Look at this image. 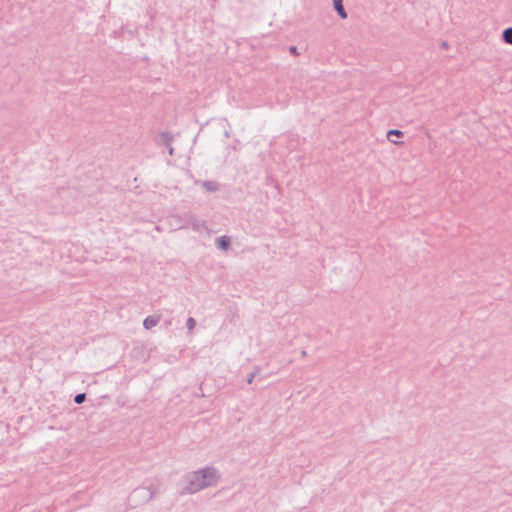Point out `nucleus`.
I'll use <instances>...</instances> for the list:
<instances>
[{
    "instance_id": "1",
    "label": "nucleus",
    "mask_w": 512,
    "mask_h": 512,
    "mask_svg": "<svg viewBox=\"0 0 512 512\" xmlns=\"http://www.w3.org/2000/svg\"><path fill=\"white\" fill-rule=\"evenodd\" d=\"M220 478L219 472L212 466L187 473L183 480L185 486L181 494H195L201 490L215 485Z\"/></svg>"
},
{
    "instance_id": "2",
    "label": "nucleus",
    "mask_w": 512,
    "mask_h": 512,
    "mask_svg": "<svg viewBox=\"0 0 512 512\" xmlns=\"http://www.w3.org/2000/svg\"><path fill=\"white\" fill-rule=\"evenodd\" d=\"M186 224L191 226L194 231L201 232L206 228L204 221H201L193 215H186Z\"/></svg>"
},
{
    "instance_id": "3",
    "label": "nucleus",
    "mask_w": 512,
    "mask_h": 512,
    "mask_svg": "<svg viewBox=\"0 0 512 512\" xmlns=\"http://www.w3.org/2000/svg\"><path fill=\"white\" fill-rule=\"evenodd\" d=\"M333 8L337 12L338 16L341 19H346L348 17L347 12L344 8L342 0H333Z\"/></svg>"
},
{
    "instance_id": "4",
    "label": "nucleus",
    "mask_w": 512,
    "mask_h": 512,
    "mask_svg": "<svg viewBox=\"0 0 512 512\" xmlns=\"http://www.w3.org/2000/svg\"><path fill=\"white\" fill-rule=\"evenodd\" d=\"M160 321V315H150L147 316L143 321V326L145 329L149 330L155 327Z\"/></svg>"
},
{
    "instance_id": "5",
    "label": "nucleus",
    "mask_w": 512,
    "mask_h": 512,
    "mask_svg": "<svg viewBox=\"0 0 512 512\" xmlns=\"http://www.w3.org/2000/svg\"><path fill=\"white\" fill-rule=\"evenodd\" d=\"M216 245L220 250L227 251L230 247V238L228 236H221L216 239Z\"/></svg>"
},
{
    "instance_id": "6",
    "label": "nucleus",
    "mask_w": 512,
    "mask_h": 512,
    "mask_svg": "<svg viewBox=\"0 0 512 512\" xmlns=\"http://www.w3.org/2000/svg\"><path fill=\"white\" fill-rule=\"evenodd\" d=\"M202 186L210 192H215L219 189V184L216 181H203Z\"/></svg>"
},
{
    "instance_id": "7",
    "label": "nucleus",
    "mask_w": 512,
    "mask_h": 512,
    "mask_svg": "<svg viewBox=\"0 0 512 512\" xmlns=\"http://www.w3.org/2000/svg\"><path fill=\"white\" fill-rule=\"evenodd\" d=\"M502 37L505 43L512 45V27L504 29Z\"/></svg>"
},
{
    "instance_id": "8",
    "label": "nucleus",
    "mask_w": 512,
    "mask_h": 512,
    "mask_svg": "<svg viewBox=\"0 0 512 512\" xmlns=\"http://www.w3.org/2000/svg\"><path fill=\"white\" fill-rule=\"evenodd\" d=\"M391 136L402 137V136H403V132H402V131H400V130H397V129H391V130H389V131L387 132V138H388L391 142H393V143L397 144V143H398L397 141H395V140H391V139H390V137H391Z\"/></svg>"
},
{
    "instance_id": "9",
    "label": "nucleus",
    "mask_w": 512,
    "mask_h": 512,
    "mask_svg": "<svg viewBox=\"0 0 512 512\" xmlns=\"http://www.w3.org/2000/svg\"><path fill=\"white\" fill-rule=\"evenodd\" d=\"M260 368L258 366L254 367V371L251 372L247 377V383L252 384L254 378L259 374Z\"/></svg>"
},
{
    "instance_id": "10",
    "label": "nucleus",
    "mask_w": 512,
    "mask_h": 512,
    "mask_svg": "<svg viewBox=\"0 0 512 512\" xmlns=\"http://www.w3.org/2000/svg\"><path fill=\"white\" fill-rule=\"evenodd\" d=\"M186 326L188 328V330L191 332L194 330L195 326H196V321L193 317H189L187 319V322H186Z\"/></svg>"
},
{
    "instance_id": "11",
    "label": "nucleus",
    "mask_w": 512,
    "mask_h": 512,
    "mask_svg": "<svg viewBox=\"0 0 512 512\" xmlns=\"http://www.w3.org/2000/svg\"><path fill=\"white\" fill-rule=\"evenodd\" d=\"M86 399L85 393H79L74 397V401L76 404H82Z\"/></svg>"
},
{
    "instance_id": "12",
    "label": "nucleus",
    "mask_w": 512,
    "mask_h": 512,
    "mask_svg": "<svg viewBox=\"0 0 512 512\" xmlns=\"http://www.w3.org/2000/svg\"><path fill=\"white\" fill-rule=\"evenodd\" d=\"M289 52H290L291 54H293V55H299V53H298V50H297V47H296V46H291V47L289 48Z\"/></svg>"
},
{
    "instance_id": "13",
    "label": "nucleus",
    "mask_w": 512,
    "mask_h": 512,
    "mask_svg": "<svg viewBox=\"0 0 512 512\" xmlns=\"http://www.w3.org/2000/svg\"><path fill=\"white\" fill-rule=\"evenodd\" d=\"M167 148H168V152L170 155H173V147L171 146L170 143L167 144Z\"/></svg>"
},
{
    "instance_id": "14",
    "label": "nucleus",
    "mask_w": 512,
    "mask_h": 512,
    "mask_svg": "<svg viewBox=\"0 0 512 512\" xmlns=\"http://www.w3.org/2000/svg\"><path fill=\"white\" fill-rule=\"evenodd\" d=\"M185 227H186V225H184V224H180V225H178V226H176V227H173L172 229H173V230H177V229H182V228H185Z\"/></svg>"
},
{
    "instance_id": "15",
    "label": "nucleus",
    "mask_w": 512,
    "mask_h": 512,
    "mask_svg": "<svg viewBox=\"0 0 512 512\" xmlns=\"http://www.w3.org/2000/svg\"><path fill=\"white\" fill-rule=\"evenodd\" d=\"M301 356H302V357H306V356H307V352H306L305 350H302V351H301Z\"/></svg>"
},
{
    "instance_id": "16",
    "label": "nucleus",
    "mask_w": 512,
    "mask_h": 512,
    "mask_svg": "<svg viewBox=\"0 0 512 512\" xmlns=\"http://www.w3.org/2000/svg\"><path fill=\"white\" fill-rule=\"evenodd\" d=\"M155 230L158 231V232H161L162 231V228L160 226H156L155 227Z\"/></svg>"
},
{
    "instance_id": "17",
    "label": "nucleus",
    "mask_w": 512,
    "mask_h": 512,
    "mask_svg": "<svg viewBox=\"0 0 512 512\" xmlns=\"http://www.w3.org/2000/svg\"><path fill=\"white\" fill-rule=\"evenodd\" d=\"M442 46H443V47H447V43H446V42H443V43H442Z\"/></svg>"
}]
</instances>
